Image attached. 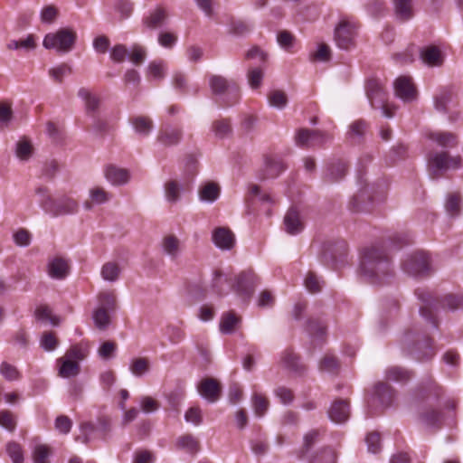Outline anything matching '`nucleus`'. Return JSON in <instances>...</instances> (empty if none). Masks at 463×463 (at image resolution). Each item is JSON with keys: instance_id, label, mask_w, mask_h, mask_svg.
<instances>
[{"instance_id": "72a5a7b5", "label": "nucleus", "mask_w": 463, "mask_h": 463, "mask_svg": "<svg viewBox=\"0 0 463 463\" xmlns=\"http://www.w3.org/2000/svg\"><path fill=\"white\" fill-rule=\"evenodd\" d=\"M135 132L141 137H147L153 129V121L145 116H135L130 118Z\"/></svg>"}, {"instance_id": "412c9836", "label": "nucleus", "mask_w": 463, "mask_h": 463, "mask_svg": "<svg viewBox=\"0 0 463 463\" xmlns=\"http://www.w3.org/2000/svg\"><path fill=\"white\" fill-rule=\"evenodd\" d=\"M420 57L422 62L430 67H440L445 59L444 52L436 45L422 47L420 51Z\"/></svg>"}, {"instance_id": "8fccbe9b", "label": "nucleus", "mask_w": 463, "mask_h": 463, "mask_svg": "<svg viewBox=\"0 0 463 463\" xmlns=\"http://www.w3.org/2000/svg\"><path fill=\"white\" fill-rule=\"evenodd\" d=\"M212 128L215 137L219 138H224L232 133V127L227 119L215 120Z\"/></svg>"}, {"instance_id": "774afa93", "label": "nucleus", "mask_w": 463, "mask_h": 463, "mask_svg": "<svg viewBox=\"0 0 463 463\" xmlns=\"http://www.w3.org/2000/svg\"><path fill=\"white\" fill-rule=\"evenodd\" d=\"M146 49L140 45H134L130 52H128V59L134 64H140L146 58Z\"/></svg>"}, {"instance_id": "7c9ffc66", "label": "nucleus", "mask_w": 463, "mask_h": 463, "mask_svg": "<svg viewBox=\"0 0 463 463\" xmlns=\"http://www.w3.org/2000/svg\"><path fill=\"white\" fill-rule=\"evenodd\" d=\"M99 438L97 432V427L93 421H83L80 424V434L75 437V440L83 444H88Z\"/></svg>"}, {"instance_id": "e433bc0d", "label": "nucleus", "mask_w": 463, "mask_h": 463, "mask_svg": "<svg viewBox=\"0 0 463 463\" xmlns=\"http://www.w3.org/2000/svg\"><path fill=\"white\" fill-rule=\"evenodd\" d=\"M429 137L445 148L454 147L458 144L456 135L450 132H433L430 134Z\"/></svg>"}, {"instance_id": "1a4fd4ad", "label": "nucleus", "mask_w": 463, "mask_h": 463, "mask_svg": "<svg viewBox=\"0 0 463 463\" xmlns=\"http://www.w3.org/2000/svg\"><path fill=\"white\" fill-rule=\"evenodd\" d=\"M402 269L410 276L422 277L431 271L430 256L423 251L406 254L402 260Z\"/></svg>"}, {"instance_id": "09e8293b", "label": "nucleus", "mask_w": 463, "mask_h": 463, "mask_svg": "<svg viewBox=\"0 0 463 463\" xmlns=\"http://www.w3.org/2000/svg\"><path fill=\"white\" fill-rule=\"evenodd\" d=\"M284 165L281 161L276 159H267L265 162L266 174L263 177H276L284 170Z\"/></svg>"}, {"instance_id": "bf43d9fd", "label": "nucleus", "mask_w": 463, "mask_h": 463, "mask_svg": "<svg viewBox=\"0 0 463 463\" xmlns=\"http://www.w3.org/2000/svg\"><path fill=\"white\" fill-rule=\"evenodd\" d=\"M307 332L312 338L320 339L326 332V327L320 321L311 319L307 325Z\"/></svg>"}, {"instance_id": "2eb2a0df", "label": "nucleus", "mask_w": 463, "mask_h": 463, "mask_svg": "<svg viewBox=\"0 0 463 463\" xmlns=\"http://www.w3.org/2000/svg\"><path fill=\"white\" fill-rule=\"evenodd\" d=\"M394 93L403 102L416 100L418 92L412 80L409 76H400L393 82Z\"/></svg>"}, {"instance_id": "20e7f679", "label": "nucleus", "mask_w": 463, "mask_h": 463, "mask_svg": "<svg viewBox=\"0 0 463 463\" xmlns=\"http://www.w3.org/2000/svg\"><path fill=\"white\" fill-rule=\"evenodd\" d=\"M35 194L39 196L41 208L53 217L72 214L78 211L77 201L70 196L63 195L54 199L49 194L47 188L43 186L37 187Z\"/></svg>"}, {"instance_id": "c756f323", "label": "nucleus", "mask_w": 463, "mask_h": 463, "mask_svg": "<svg viewBox=\"0 0 463 463\" xmlns=\"http://www.w3.org/2000/svg\"><path fill=\"white\" fill-rule=\"evenodd\" d=\"M394 14L401 22H407L414 15L413 0H393Z\"/></svg>"}, {"instance_id": "f257e3e1", "label": "nucleus", "mask_w": 463, "mask_h": 463, "mask_svg": "<svg viewBox=\"0 0 463 463\" xmlns=\"http://www.w3.org/2000/svg\"><path fill=\"white\" fill-rule=\"evenodd\" d=\"M359 272L364 281L374 286L390 283L394 278L392 260L385 250L378 246L364 249Z\"/></svg>"}, {"instance_id": "9b49d317", "label": "nucleus", "mask_w": 463, "mask_h": 463, "mask_svg": "<svg viewBox=\"0 0 463 463\" xmlns=\"http://www.w3.org/2000/svg\"><path fill=\"white\" fill-rule=\"evenodd\" d=\"M428 162L431 177L438 178L448 170L459 168L461 157L450 156L447 152H438L430 155Z\"/></svg>"}, {"instance_id": "7ed1b4c3", "label": "nucleus", "mask_w": 463, "mask_h": 463, "mask_svg": "<svg viewBox=\"0 0 463 463\" xmlns=\"http://www.w3.org/2000/svg\"><path fill=\"white\" fill-rule=\"evenodd\" d=\"M401 346L402 350L420 361L430 359L434 355L430 339L417 326H412L403 333Z\"/></svg>"}, {"instance_id": "a878e982", "label": "nucleus", "mask_w": 463, "mask_h": 463, "mask_svg": "<svg viewBox=\"0 0 463 463\" xmlns=\"http://www.w3.org/2000/svg\"><path fill=\"white\" fill-rule=\"evenodd\" d=\"M182 137V129L165 126L160 129L157 141L165 146H176L181 141Z\"/></svg>"}, {"instance_id": "13d9d810", "label": "nucleus", "mask_w": 463, "mask_h": 463, "mask_svg": "<svg viewBox=\"0 0 463 463\" xmlns=\"http://www.w3.org/2000/svg\"><path fill=\"white\" fill-rule=\"evenodd\" d=\"M97 432L102 439H106L111 431L110 420L107 417H99L95 422Z\"/></svg>"}, {"instance_id": "0e129e2a", "label": "nucleus", "mask_w": 463, "mask_h": 463, "mask_svg": "<svg viewBox=\"0 0 463 463\" xmlns=\"http://www.w3.org/2000/svg\"><path fill=\"white\" fill-rule=\"evenodd\" d=\"M0 373L8 381H15L20 377L19 372L16 367L6 363L3 362L0 365Z\"/></svg>"}, {"instance_id": "423d86ee", "label": "nucleus", "mask_w": 463, "mask_h": 463, "mask_svg": "<svg viewBox=\"0 0 463 463\" xmlns=\"http://www.w3.org/2000/svg\"><path fill=\"white\" fill-rule=\"evenodd\" d=\"M395 390L387 383H377L367 401L368 414L373 416L392 404Z\"/></svg>"}, {"instance_id": "6ab92c4d", "label": "nucleus", "mask_w": 463, "mask_h": 463, "mask_svg": "<svg viewBox=\"0 0 463 463\" xmlns=\"http://www.w3.org/2000/svg\"><path fill=\"white\" fill-rule=\"evenodd\" d=\"M329 136L318 131L300 129L296 137V143L299 146L322 145L329 140Z\"/></svg>"}, {"instance_id": "ea45409f", "label": "nucleus", "mask_w": 463, "mask_h": 463, "mask_svg": "<svg viewBox=\"0 0 463 463\" xmlns=\"http://www.w3.org/2000/svg\"><path fill=\"white\" fill-rule=\"evenodd\" d=\"M150 370V362L147 358H133L129 364V371L136 377H143Z\"/></svg>"}, {"instance_id": "864d4df0", "label": "nucleus", "mask_w": 463, "mask_h": 463, "mask_svg": "<svg viewBox=\"0 0 463 463\" xmlns=\"http://www.w3.org/2000/svg\"><path fill=\"white\" fill-rule=\"evenodd\" d=\"M269 105L279 109H282L288 103L286 94L281 90H272L269 95Z\"/></svg>"}, {"instance_id": "9d476101", "label": "nucleus", "mask_w": 463, "mask_h": 463, "mask_svg": "<svg viewBox=\"0 0 463 463\" xmlns=\"http://www.w3.org/2000/svg\"><path fill=\"white\" fill-rule=\"evenodd\" d=\"M77 34L70 29H60L55 33H47L43 45L45 49L55 50L58 52L66 53L71 51L76 42Z\"/></svg>"}, {"instance_id": "c9c22d12", "label": "nucleus", "mask_w": 463, "mask_h": 463, "mask_svg": "<svg viewBox=\"0 0 463 463\" xmlns=\"http://www.w3.org/2000/svg\"><path fill=\"white\" fill-rule=\"evenodd\" d=\"M251 407L255 416L262 418L269 408V402L265 395L254 392L251 396Z\"/></svg>"}, {"instance_id": "393cba45", "label": "nucleus", "mask_w": 463, "mask_h": 463, "mask_svg": "<svg viewBox=\"0 0 463 463\" xmlns=\"http://www.w3.org/2000/svg\"><path fill=\"white\" fill-rule=\"evenodd\" d=\"M213 241L221 250H231L235 243V237L229 229L219 227L213 232Z\"/></svg>"}, {"instance_id": "aec40b11", "label": "nucleus", "mask_w": 463, "mask_h": 463, "mask_svg": "<svg viewBox=\"0 0 463 463\" xmlns=\"http://www.w3.org/2000/svg\"><path fill=\"white\" fill-rule=\"evenodd\" d=\"M347 173V165L341 159L329 162L324 171L323 180L326 184H333L342 180Z\"/></svg>"}, {"instance_id": "4be33fe9", "label": "nucleus", "mask_w": 463, "mask_h": 463, "mask_svg": "<svg viewBox=\"0 0 463 463\" xmlns=\"http://www.w3.org/2000/svg\"><path fill=\"white\" fill-rule=\"evenodd\" d=\"M77 95L84 102L87 115L91 118L97 116L100 106L99 97L85 87L80 88Z\"/></svg>"}, {"instance_id": "c03bdc74", "label": "nucleus", "mask_w": 463, "mask_h": 463, "mask_svg": "<svg viewBox=\"0 0 463 463\" xmlns=\"http://www.w3.org/2000/svg\"><path fill=\"white\" fill-rule=\"evenodd\" d=\"M71 72L72 69L67 63H61L55 67L50 68L48 71L49 76L57 83H61L63 78L71 75Z\"/></svg>"}, {"instance_id": "bb28decb", "label": "nucleus", "mask_w": 463, "mask_h": 463, "mask_svg": "<svg viewBox=\"0 0 463 463\" xmlns=\"http://www.w3.org/2000/svg\"><path fill=\"white\" fill-rule=\"evenodd\" d=\"M90 200L83 203L86 210H91L94 204H104L109 202L112 194L106 191L103 187L94 186L89 190Z\"/></svg>"}, {"instance_id": "49530a36", "label": "nucleus", "mask_w": 463, "mask_h": 463, "mask_svg": "<svg viewBox=\"0 0 463 463\" xmlns=\"http://www.w3.org/2000/svg\"><path fill=\"white\" fill-rule=\"evenodd\" d=\"M282 363L288 369L301 373L304 369L303 365L299 363L298 357L292 351H286L282 356Z\"/></svg>"}, {"instance_id": "39448f33", "label": "nucleus", "mask_w": 463, "mask_h": 463, "mask_svg": "<svg viewBox=\"0 0 463 463\" xmlns=\"http://www.w3.org/2000/svg\"><path fill=\"white\" fill-rule=\"evenodd\" d=\"M209 85L217 98V102L222 107H232L239 101L240 90L233 80H229L219 75H212L209 79Z\"/></svg>"}, {"instance_id": "473e14b6", "label": "nucleus", "mask_w": 463, "mask_h": 463, "mask_svg": "<svg viewBox=\"0 0 463 463\" xmlns=\"http://www.w3.org/2000/svg\"><path fill=\"white\" fill-rule=\"evenodd\" d=\"M57 363L60 364L59 375L62 378L73 377L78 375L80 373L79 363L72 361L66 356L59 358Z\"/></svg>"}, {"instance_id": "a18cd8bd", "label": "nucleus", "mask_w": 463, "mask_h": 463, "mask_svg": "<svg viewBox=\"0 0 463 463\" xmlns=\"http://www.w3.org/2000/svg\"><path fill=\"white\" fill-rule=\"evenodd\" d=\"M224 283L227 284L228 286H231L232 279L228 278V276L223 274L222 271H219V270L214 271L212 286L218 295H224L227 293V291L224 290V288L222 287V285Z\"/></svg>"}, {"instance_id": "4c0bfd02", "label": "nucleus", "mask_w": 463, "mask_h": 463, "mask_svg": "<svg viewBox=\"0 0 463 463\" xmlns=\"http://www.w3.org/2000/svg\"><path fill=\"white\" fill-rule=\"evenodd\" d=\"M220 195V187L215 183H207L199 190V198L201 201L212 203L215 202Z\"/></svg>"}, {"instance_id": "3c124183", "label": "nucleus", "mask_w": 463, "mask_h": 463, "mask_svg": "<svg viewBox=\"0 0 463 463\" xmlns=\"http://www.w3.org/2000/svg\"><path fill=\"white\" fill-rule=\"evenodd\" d=\"M336 456L331 449H325L316 453L309 463H335Z\"/></svg>"}, {"instance_id": "79ce46f5", "label": "nucleus", "mask_w": 463, "mask_h": 463, "mask_svg": "<svg viewBox=\"0 0 463 463\" xmlns=\"http://www.w3.org/2000/svg\"><path fill=\"white\" fill-rule=\"evenodd\" d=\"M176 447L179 449H184L188 453L194 454L199 449V442L194 436L185 434L177 439Z\"/></svg>"}, {"instance_id": "69168bd1", "label": "nucleus", "mask_w": 463, "mask_h": 463, "mask_svg": "<svg viewBox=\"0 0 463 463\" xmlns=\"http://www.w3.org/2000/svg\"><path fill=\"white\" fill-rule=\"evenodd\" d=\"M365 442L367 444V449L369 452L376 454L381 450V439L379 433H369L366 436Z\"/></svg>"}, {"instance_id": "2f4dec72", "label": "nucleus", "mask_w": 463, "mask_h": 463, "mask_svg": "<svg viewBox=\"0 0 463 463\" xmlns=\"http://www.w3.org/2000/svg\"><path fill=\"white\" fill-rule=\"evenodd\" d=\"M412 376V372L400 366H391L385 370L386 380L395 383H405L410 381Z\"/></svg>"}, {"instance_id": "c85d7f7f", "label": "nucleus", "mask_w": 463, "mask_h": 463, "mask_svg": "<svg viewBox=\"0 0 463 463\" xmlns=\"http://www.w3.org/2000/svg\"><path fill=\"white\" fill-rule=\"evenodd\" d=\"M105 177L112 185H124L130 178L129 172L127 169L115 165H109L105 169Z\"/></svg>"}, {"instance_id": "de8ad7c7", "label": "nucleus", "mask_w": 463, "mask_h": 463, "mask_svg": "<svg viewBox=\"0 0 463 463\" xmlns=\"http://www.w3.org/2000/svg\"><path fill=\"white\" fill-rule=\"evenodd\" d=\"M367 125L365 121L359 119L350 125L348 137L353 141H359L365 134Z\"/></svg>"}, {"instance_id": "37998d69", "label": "nucleus", "mask_w": 463, "mask_h": 463, "mask_svg": "<svg viewBox=\"0 0 463 463\" xmlns=\"http://www.w3.org/2000/svg\"><path fill=\"white\" fill-rule=\"evenodd\" d=\"M33 147L29 139L23 137L17 141L15 155L22 161H27L33 156Z\"/></svg>"}, {"instance_id": "e2e57ef3", "label": "nucleus", "mask_w": 463, "mask_h": 463, "mask_svg": "<svg viewBox=\"0 0 463 463\" xmlns=\"http://www.w3.org/2000/svg\"><path fill=\"white\" fill-rule=\"evenodd\" d=\"M158 43L166 49H171L177 42V36L170 32H160L157 37Z\"/></svg>"}, {"instance_id": "f03ea898", "label": "nucleus", "mask_w": 463, "mask_h": 463, "mask_svg": "<svg viewBox=\"0 0 463 463\" xmlns=\"http://www.w3.org/2000/svg\"><path fill=\"white\" fill-rule=\"evenodd\" d=\"M415 294L421 302L420 315L430 329L438 327L435 312L439 308L452 312L463 309V295L461 294H447L439 299L424 288L416 289Z\"/></svg>"}, {"instance_id": "0eeeda50", "label": "nucleus", "mask_w": 463, "mask_h": 463, "mask_svg": "<svg viewBox=\"0 0 463 463\" xmlns=\"http://www.w3.org/2000/svg\"><path fill=\"white\" fill-rule=\"evenodd\" d=\"M117 303L114 293L105 291L98 296V306L92 313L96 327L106 330L110 324V315L116 310Z\"/></svg>"}, {"instance_id": "052dcab7", "label": "nucleus", "mask_w": 463, "mask_h": 463, "mask_svg": "<svg viewBox=\"0 0 463 463\" xmlns=\"http://www.w3.org/2000/svg\"><path fill=\"white\" fill-rule=\"evenodd\" d=\"M148 74L156 80L165 77V67L163 61H154L148 65Z\"/></svg>"}, {"instance_id": "5701e85b", "label": "nucleus", "mask_w": 463, "mask_h": 463, "mask_svg": "<svg viewBox=\"0 0 463 463\" xmlns=\"http://www.w3.org/2000/svg\"><path fill=\"white\" fill-rule=\"evenodd\" d=\"M327 413L333 422L338 424L344 423L348 420L350 415L349 403L345 400H336L331 404Z\"/></svg>"}, {"instance_id": "58836bf2", "label": "nucleus", "mask_w": 463, "mask_h": 463, "mask_svg": "<svg viewBox=\"0 0 463 463\" xmlns=\"http://www.w3.org/2000/svg\"><path fill=\"white\" fill-rule=\"evenodd\" d=\"M121 269L115 261H109L103 264L100 269L101 278L109 282H115L119 279Z\"/></svg>"}, {"instance_id": "a19ab883", "label": "nucleus", "mask_w": 463, "mask_h": 463, "mask_svg": "<svg viewBox=\"0 0 463 463\" xmlns=\"http://www.w3.org/2000/svg\"><path fill=\"white\" fill-rule=\"evenodd\" d=\"M241 319L233 312L222 314L220 321V331L222 334H232L239 325Z\"/></svg>"}, {"instance_id": "b1692460", "label": "nucleus", "mask_w": 463, "mask_h": 463, "mask_svg": "<svg viewBox=\"0 0 463 463\" xmlns=\"http://www.w3.org/2000/svg\"><path fill=\"white\" fill-rule=\"evenodd\" d=\"M161 248L163 253L173 261L177 260L183 251L182 243L175 235L165 236L161 242Z\"/></svg>"}, {"instance_id": "f8f14e48", "label": "nucleus", "mask_w": 463, "mask_h": 463, "mask_svg": "<svg viewBox=\"0 0 463 463\" xmlns=\"http://www.w3.org/2000/svg\"><path fill=\"white\" fill-rule=\"evenodd\" d=\"M367 98L373 109H380L383 117L391 118L393 113L386 104V94L383 89L380 80L372 79L366 84Z\"/></svg>"}, {"instance_id": "ddd939ff", "label": "nucleus", "mask_w": 463, "mask_h": 463, "mask_svg": "<svg viewBox=\"0 0 463 463\" xmlns=\"http://www.w3.org/2000/svg\"><path fill=\"white\" fill-rule=\"evenodd\" d=\"M435 109L440 113L449 114V120L454 122L458 118V112L454 111L456 102L454 92L450 87L439 89L433 97Z\"/></svg>"}, {"instance_id": "4d7b16f0", "label": "nucleus", "mask_w": 463, "mask_h": 463, "mask_svg": "<svg viewBox=\"0 0 463 463\" xmlns=\"http://www.w3.org/2000/svg\"><path fill=\"white\" fill-rule=\"evenodd\" d=\"M6 452L14 463L24 462L22 448L18 443L9 442L6 445Z\"/></svg>"}, {"instance_id": "338daca9", "label": "nucleus", "mask_w": 463, "mask_h": 463, "mask_svg": "<svg viewBox=\"0 0 463 463\" xmlns=\"http://www.w3.org/2000/svg\"><path fill=\"white\" fill-rule=\"evenodd\" d=\"M40 345L45 351L51 352L57 347L58 341L52 333L45 332L43 334Z\"/></svg>"}, {"instance_id": "680f3d73", "label": "nucleus", "mask_w": 463, "mask_h": 463, "mask_svg": "<svg viewBox=\"0 0 463 463\" xmlns=\"http://www.w3.org/2000/svg\"><path fill=\"white\" fill-rule=\"evenodd\" d=\"M115 9L120 14L121 19H127L133 12V4L129 0H115Z\"/></svg>"}, {"instance_id": "a211bd4d", "label": "nucleus", "mask_w": 463, "mask_h": 463, "mask_svg": "<svg viewBox=\"0 0 463 463\" xmlns=\"http://www.w3.org/2000/svg\"><path fill=\"white\" fill-rule=\"evenodd\" d=\"M199 394L207 402H216L221 397V385L213 378H204L197 385Z\"/></svg>"}, {"instance_id": "603ef678", "label": "nucleus", "mask_w": 463, "mask_h": 463, "mask_svg": "<svg viewBox=\"0 0 463 463\" xmlns=\"http://www.w3.org/2000/svg\"><path fill=\"white\" fill-rule=\"evenodd\" d=\"M445 209L450 216H457L460 212V198L457 194H451L447 197Z\"/></svg>"}, {"instance_id": "4468645a", "label": "nucleus", "mask_w": 463, "mask_h": 463, "mask_svg": "<svg viewBox=\"0 0 463 463\" xmlns=\"http://www.w3.org/2000/svg\"><path fill=\"white\" fill-rule=\"evenodd\" d=\"M257 284L258 278L252 271H243L237 277L232 288L243 301H247L252 296Z\"/></svg>"}, {"instance_id": "6e6d98bb", "label": "nucleus", "mask_w": 463, "mask_h": 463, "mask_svg": "<svg viewBox=\"0 0 463 463\" xmlns=\"http://www.w3.org/2000/svg\"><path fill=\"white\" fill-rule=\"evenodd\" d=\"M50 449L46 445L39 444L34 447L33 452V463H48Z\"/></svg>"}, {"instance_id": "cd10ccee", "label": "nucleus", "mask_w": 463, "mask_h": 463, "mask_svg": "<svg viewBox=\"0 0 463 463\" xmlns=\"http://www.w3.org/2000/svg\"><path fill=\"white\" fill-rule=\"evenodd\" d=\"M284 225L286 232L290 235H296L304 229V223L299 213L295 208H290L285 217Z\"/></svg>"}, {"instance_id": "5fc2aeb1", "label": "nucleus", "mask_w": 463, "mask_h": 463, "mask_svg": "<svg viewBox=\"0 0 463 463\" xmlns=\"http://www.w3.org/2000/svg\"><path fill=\"white\" fill-rule=\"evenodd\" d=\"M0 426L10 432L15 430L16 420L11 411L6 410L0 411Z\"/></svg>"}, {"instance_id": "dca6fc26", "label": "nucleus", "mask_w": 463, "mask_h": 463, "mask_svg": "<svg viewBox=\"0 0 463 463\" xmlns=\"http://www.w3.org/2000/svg\"><path fill=\"white\" fill-rule=\"evenodd\" d=\"M46 272L51 279L62 280L70 273L69 261L59 256L49 258L46 265Z\"/></svg>"}, {"instance_id": "f704fd0d", "label": "nucleus", "mask_w": 463, "mask_h": 463, "mask_svg": "<svg viewBox=\"0 0 463 463\" xmlns=\"http://www.w3.org/2000/svg\"><path fill=\"white\" fill-rule=\"evenodd\" d=\"M184 185L176 180H169L165 184V197L170 203H175L181 199Z\"/></svg>"}, {"instance_id": "6e6552de", "label": "nucleus", "mask_w": 463, "mask_h": 463, "mask_svg": "<svg viewBox=\"0 0 463 463\" xmlns=\"http://www.w3.org/2000/svg\"><path fill=\"white\" fill-rule=\"evenodd\" d=\"M358 26L349 18H341L335 27L334 42L335 45L344 51H350L356 45Z\"/></svg>"}, {"instance_id": "f3484780", "label": "nucleus", "mask_w": 463, "mask_h": 463, "mask_svg": "<svg viewBox=\"0 0 463 463\" xmlns=\"http://www.w3.org/2000/svg\"><path fill=\"white\" fill-rule=\"evenodd\" d=\"M168 20L166 8L157 5L150 10L142 19V24L149 30H156L165 26Z\"/></svg>"}]
</instances>
